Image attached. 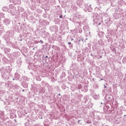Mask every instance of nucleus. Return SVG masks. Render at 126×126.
Returning <instances> with one entry per match:
<instances>
[{
	"label": "nucleus",
	"instance_id": "1",
	"mask_svg": "<svg viewBox=\"0 0 126 126\" xmlns=\"http://www.w3.org/2000/svg\"><path fill=\"white\" fill-rule=\"evenodd\" d=\"M70 44H71V42H68V45H70Z\"/></svg>",
	"mask_w": 126,
	"mask_h": 126
},
{
	"label": "nucleus",
	"instance_id": "2",
	"mask_svg": "<svg viewBox=\"0 0 126 126\" xmlns=\"http://www.w3.org/2000/svg\"><path fill=\"white\" fill-rule=\"evenodd\" d=\"M63 16H60V18H62Z\"/></svg>",
	"mask_w": 126,
	"mask_h": 126
},
{
	"label": "nucleus",
	"instance_id": "3",
	"mask_svg": "<svg viewBox=\"0 0 126 126\" xmlns=\"http://www.w3.org/2000/svg\"><path fill=\"white\" fill-rule=\"evenodd\" d=\"M104 88H107V86H104Z\"/></svg>",
	"mask_w": 126,
	"mask_h": 126
},
{
	"label": "nucleus",
	"instance_id": "4",
	"mask_svg": "<svg viewBox=\"0 0 126 126\" xmlns=\"http://www.w3.org/2000/svg\"><path fill=\"white\" fill-rule=\"evenodd\" d=\"M98 25H101V23H99L98 24Z\"/></svg>",
	"mask_w": 126,
	"mask_h": 126
},
{
	"label": "nucleus",
	"instance_id": "5",
	"mask_svg": "<svg viewBox=\"0 0 126 126\" xmlns=\"http://www.w3.org/2000/svg\"><path fill=\"white\" fill-rule=\"evenodd\" d=\"M91 56H94V55H93V54H91Z\"/></svg>",
	"mask_w": 126,
	"mask_h": 126
},
{
	"label": "nucleus",
	"instance_id": "6",
	"mask_svg": "<svg viewBox=\"0 0 126 126\" xmlns=\"http://www.w3.org/2000/svg\"><path fill=\"white\" fill-rule=\"evenodd\" d=\"M41 43H42V44H43V41H41Z\"/></svg>",
	"mask_w": 126,
	"mask_h": 126
},
{
	"label": "nucleus",
	"instance_id": "7",
	"mask_svg": "<svg viewBox=\"0 0 126 126\" xmlns=\"http://www.w3.org/2000/svg\"><path fill=\"white\" fill-rule=\"evenodd\" d=\"M73 40V39H71V41H72Z\"/></svg>",
	"mask_w": 126,
	"mask_h": 126
},
{
	"label": "nucleus",
	"instance_id": "8",
	"mask_svg": "<svg viewBox=\"0 0 126 126\" xmlns=\"http://www.w3.org/2000/svg\"><path fill=\"white\" fill-rule=\"evenodd\" d=\"M46 58H48V56H46Z\"/></svg>",
	"mask_w": 126,
	"mask_h": 126
},
{
	"label": "nucleus",
	"instance_id": "9",
	"mask_svg": "<svg viewBox=\"0 0 126 126\" xmlns=\"http://www.w3.org/2000/svg\"><path fill=\"white\" fill-rule=\"evenodd\" d=\"M101 80H103V79H101Z\"/></svg>",
	"mask_w": 126,
	"mask_h": 126
},
{
	"label": "nucleus",
	"instance_id": "10",
	"mask_svg": "<svg viewBox=\"0 0 126 126\" xmlns=\"http://www.w3.org/2000/svg\"><path fill=\"white\" fill-rule=\"evenodd\" d=\"M93 80H94V79H93Z\"/></svg>",
	"mask_w": 126,
	"mask_h": 126
}]
</instances>
